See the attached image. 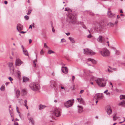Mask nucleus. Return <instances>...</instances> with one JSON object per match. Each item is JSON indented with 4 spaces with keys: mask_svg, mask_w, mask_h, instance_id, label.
I'll return each instance as SVG.
<instances>
[{
    "mask_svg": "<svg viewBox=\"0 0 125 125\" xmlns=\"http://www.w3.org/2000/svg\"><path fill=\"white\" fill-rule=\"evenodd\" d=\"M29 87L34 91H39L40 89L39 84L38 83L35 82L31 83L29 85Z\"/></svg>",
    "mask_w": 125,
    "mask_h": 125,
    "instance_id": "nucleus-1",
    "label": "nucleus"
},
{
    "mask_svg": "<svg viewBox=\"0 0 125 125\" xmlns=\"http://www.w3.org/2000/svg\"><path fill=\"white\" fill-rule=\"evenodd\" d=\"M95 81L97 84L100 87H104L106 85V81L103 78H98Z\"/></svg>",
    "mask_w": 125,
    "mask_h": 125,
    "instance_id": "nucleus-2",
    "label": "nucleus"
},
{
    "mask_svg": "<svg viewBox=\"0 0 125 125\" xmlns=\"http://www.w3.org/2000/svg\"><path fill=\"white\" fill-rule=\"evenodd\" d=\"M67 21L70 23H75L77 21L76 16L71 13L69 14L68 15Z\"/></svg>",
    "mask_w": 125,
    "mask_h": 125,
    "instance_id": "nucleus-3",
    "label": "nucleus"
},
{
    "mask_svg": "<svg viewBox=\"0 0 125 125\" xmlns=\"http://www.w3.org/2000/svg\"><path fill=\"white\" fill-rule=\"evenodd\" d=\"M99 53L101 55L104 57L108 56L110 54V53L109 51L105 48L102 49L101 51L99 52Z\"/></svg>",
    "mask_w": 125,
    "mask_h": 125,
    "instance_id": "nucleus-4",
    "label": "nucleus"
},
{
    "mask_svg": "<svg viewBox=\"0 0 125 125\" xmlns=\"http://www.w3.org/2000/svg\"><path fill=\"white\" fill-rule=\"evenodd\" d=\"M74 100H69L65 102L64 104L65 106L66 107L68 108L72 106L73 103V101Z\"/></svg>",
    "mask_w": 125,
    "mask_h": 125,
    "instance_id": "nucleus-5",
    "label": "nucleus"
},
{
    "mask_svg": "<svg viewBox=\"0 0 125 125\" xmlns=\"http://www.w3.org/2000/svg\"><path fill=\"white\" fill-rule=\"evenodd\" d=\"M84 53L86 54H90L93 55L95 54V52H94L92 50H89L88 49H84Z\"/></svg>",
    "mask_w": 125,
    "mask_h": 125,
    "instance_id": "nucleus-6",
    "label": "nucleus"
},
{
    "mask_svg": "<svg viewBox=\"0 0 125 125\" xmlns=\"http://www.w3.org/2000/svg\"><path fill=\"white\" fill-rule=\"evenodd\" d=\"M61 112L57 108H55L54 111L52 115H55L57 117H58L60 116Z\"/></svg>",
    "mask_w": 125,
    "mask_h": 125,
    "instance_id": "nucleus-7",
    "label": "nucleus"
},
{
    "mask_svg": "<svg viewBox=\"0 0 125 125\" xmlns=\"http://www.w3.org/2000/svg\"><path fill=\"white\" fill-rule=\"evenodd\" d=\"M103 96V94L102 93L96 94L94 96V98L96 99H100L102 98Z\"/></svg>",
    "mask_w": 125,
    "mask_h": 125,
    "instance_id": "nucleus-8",
    "label": "nucleus"
},
{
    "mask_svg": "<svg viewBox=\"0 0 125 125\" xmlns=\"http://www.w3.org/2000/svg\"><path fill=\"white\" fill-rule=\"evenodd\" d=\"M23 63L20 59H17L15 61V65L16 66H19Z\"/></svg>",
    "mask_w": 125,
    "mask_h": 125,
    "instance_id": "nucleus-9",
    "label": "nucleus"
},
{
    "mask_svg": "<svg viewBox=\"0 0 125 125\" xmlns=\"http://www.w3.org/2000/svg\"><path fill=\"white\" fill-rule=\"evenodd\" d=\"M61 70L62 72L66 74L68 73V69L67 67H62Z\"/></svg>",
    "mask_w": 125,
    "mask_h": 125,
    "instance_id": "nucleus-10",
    "label": "nucleus"
},
{
    "mask_svg": "<svg viewBox=\"0 0 125 125\" xmlns=\"http://www.w3.org/2000/svg\"><path fill=\"white\" fill-rule=\"evenodd\" d=\"M107 15L108 17L110 18H113L115 17V15L112 13L111 11H108L107 12Z\"/></svg>",
    "mask_w": 125,
    "mask_h": 125,
    "instance_id": "nucleus-11",
    "label": "nucleus"
},
{
    "mask_svg": "<svg viewBox=\"0 0 125 125\" xmlns=\"http://www.w3.org/2000/svg\"><path fill=\"white\" fill-rule=\"evenodd\" d=\"M23 29V26L21 24H17V29L18 31L22 30Z\"/></svg>",
    "mask_w": 125,
    "mask_h": 125,
    "instance_id": "nucleus-12",
    "label": "nucleus"
},
{
    "mask_svg": "<svg viewBox=\"0 0 125 125\" xmlns=\"http://www.w3.org/2000/svg\"><path fill=\"white\" fill-rule=\"evenodd\" d=\"M21 47L22 48L24 54L25 55L27 56H29V55L28 54V52L26 50H25L24 49V47L23 45H21Z\"/></svg>",
    "mask_w": 125,
    "mask_h": 125,
    "instance_id": "nucleus-13",
    "label": "nucleus"
},
{
    "mask_svg": "<svg viewBox=\"0 0 125 125\" xmlns=\"http://www.w3.org/2000/svg\"><path fill=\"white\" fill-rule=\"evenodd\" d=\"M118 105L119 106H121L123 107H125V99H124L121 102L119 103Z\"/></svg>",
    "mask_w": 125,
    "mask_h": 125,
    "instance_id": "nucleus-14",
    "label": "nucleus"
},
{
    "mask_svg": "<svg viewBox=\"0 0 125 125\" xmlns=\"http://www.w3.org/2000/svg\"><path fill=\"white\" fill-rule=\"evenodd\" d=\"M77 100H78V102L80 104H84V103L83 100L81 98H77Z\"/></svg>",
    "mask_w": 125,
    "mask_h": 125,
    "instance_id": "nucleus-15",
    "label": "nucleus"
},
{
    "mask_svg": "<svg viewBox=\"0 0 125 125\" xmlns=\"http://www.w3.org/2000/svg\"><path fill=\"white\" fill-rule=\"evenodd\" d=\"M50 86L52 88L55 87L56 84V82L54 81H52L50 82Z\"/></svg>",
    "mask_w": 125,
    "mask_h": 125,
    "instance_id": "nucleus-16",
    "label": "nucleus"
},
{
    "mask_svg": "<svg viewBox=\"0 0 125 125\" xmlns=\"http://www.w3.org/2000/svg\"><path fill=\"white\" fill-rule=\"evenodd\" d=\"M78 112L79 113H81L83 111V107L81 106L78 105Z\"/></svg>",
    "mask_w": 125,
    "mask_h": 125,
    "instance_id": "nucleus-17",
    "label": "nucleus"
},
{
    "mask_svg": "<svg viewBox=\"0 0 125 125\" xmlns=\"http://www.w3.org/2000/svg\"><path fill=\"white\" fill-rule=\"evenodd\" d=\"M35 53L36 54V59L34 61H33V64L34 65V67H35L36 66V64L35 63V62H36L37 61V50H36L35 52Z\"/></svg>",
    "mask_w": 125,
    "mask_h": 125,
    "instance_id": "nucleus-18",
    "label": "nucleus"
},
{
    "mask_svg": "<svg viewBox=\"0 0 125 125\" xmlns=\"http://www.w3.org/2000/svg\"><path fill=\"white\" fill-rule=\"evenodd\" d=\"M16 73L17 74L18 78L19 79H20L21 76V72L19 71H17L16 72Z\"/></svg>",
    "mask_w": 125,
    "mask_h": 125,
    "instance_id": "nucleus-19",
    "label": "nucleus"
},
{
    "mask_svg": "<svg viewBox=\"0 0 125 125\" xmlns=\"http://www.w3.org/2000/svg\"><path fill=\"white\" fill-rule=\"evenodd\" d=\"M29 120L30 121V122H31L33 125H34V120L31 117H28Z\"/></svg>",
    "mask_w": 125,
    "mask_h": 125,
    "instance_id": "nucleus-20",
    "label": "nucleus"
},
{
    "mask_svg": "<svg viewBox=\"0 0 125 125\" xmlns=\"http://www.w3.org/2000/svg\"><path fill=\"white\" fill-rule=\"evenodd\" d=\"M46 107V106L45 105L40 104L39 105V110H41Z\"/></svg>",
    "mask_w": 125,
    "mask_h": 125,
    "instance_id": "nucleus-21",
    "label": "nucleus"
},
{
    "mask_svg": "<svg viewBox=\"0 0 125 125\" xmlns=\"http://www.w3.org/2000/svg\"><path fill=\"white\" fill-rule=\"evenodd\" d=\"M107 112L109 115H110L112 113V110L110 108H109L107 109Z\"/></svg>",
    "mask_w": 125,
    "mask_h": 125,
    "instance_id": "nucleus-22",
    "label": "nucleus"
},
{
    "mask_svg": "<svg viewBox=\"0 0 125 125\" xmlns=\"http://www.w3.org/2000/svg\"><path fill=\"white\" fill-rule=\"evenodd\" d=\"M97 41L99 42L102 43V37L101 36H100L97 39Z\"/></svg>",
    "mask_w": 125,
    "mask_h": 125,
    "instance_id": "nucleus-23",
    "label": "nucleus"
},
{
    "mask_svg": "<svg viewBox=\"0 0 125 125\" xmlns=\"http://www.w3.org/2000/svg\"><path fill=\"white\" fill-rule=\"evenodd\" d=\"M20 94V92L19 90H16V96L18 98Z\"/></svg>",
    "mask_w": 125,
    "mask_h": 125,
    "instance_id": "nucleus-24",
    "label": "nucleus"
},
{
    "mask_svg": "<svg viewBox=\"0 0 125 125\" xmlns=\"http://www.w3.org/2000/svg\"><path fill=\"white\" fill-rule=\"evenodd\" d=\"M88 61H91L93 63H95L96 62L95 61L94 59H91V58H88Z\"/></svg>",
    "mask_w": 125,
    "mask_h": 125,
    "instance_id": "nucleus-25",
    "label": "nucleus"
},
{
    "mask_svg": "<svg viewBox=\"0 0 125 125\" xmlns=\"http://www.w3.org/2000/svg\"><path fill=\"white\" fill-rule=\"evenodd\" d=\"M21 93L22 94H23V95H25L27 93V92L26 90L23 89L22 90Z\"/></svg>",
    "mask_w": 125,
    "mask_h": 125,
    "instance_id": "nucleus-26",
    "label": "nucleus"
},
{
    "mask_svg": "<svg viewBox=\"0 0 125 125\" xmlns=\"http://www.w3.org/2000/svg\"><path fill=\"white\" fill-rule=\"evenodd\" d=\"M23 82H26L29 79L26 77H23Z\"/></svg>",
    "mask_w": 125,
    "mask_h": 125,
    "instance_id": "nucleus-27",
    "label": "nucleus"
},
{
    "mask_svg": "<svg viewBox=\"0 0 125 125\" xmlns=\"http://www.w3.org/2000/svg\"><path fill=\"white\" fill-rule=\"evenodd\" d=\"M89 73H90V71H88L87 72V71L85 70H84V74L86 75H90V74L89 73Z\"/></svg>",
    "mask_w": 125,
    "mask_h": 125,
    "instance_id": "nucleus-28",
    "label": "nucleus"
},
{
    "mask_svg": "<svg viewBox=\"0 0 125 125\" xmlns=\"http://www.w3.org/2000/svg\"><path fill=\"white\" fill-rule=\"evenodd\" d=\"M114 24L110 22L108 23L107 24V25L109 27H113L114 26Z\"/></svg>",
    "mask_w": 125,
    "mask_h": 125,
    "instance_id": "nucleus-29",
    "label": "nucleus"
},
{
    "mask_svg": "<svg viewBox=\"0 0 125 125\" xmlns=\"http://www.w3.org/2000/svg\"><path fill=\"white\" fill-rule=\"evenodd\" d=\"M8 65L10 69L11 68L13 67V63L12 62L9 63H8Z\"/></svg>",
    "mask_w": 125,
    "mask_h": 125,
    "instance_id": "nucleus-30",
    "label": "nucleus"
},
{
    "mask_svg": "<svg viewBox=\"0 0 125 125\" xmlns=\"http://www.w3.org/2000/svg\"><path fill=\"white\" fill-rule=\"evenodd\" d=\"M120 98L121 100L125 99V95H121L120 96Z\"/></svg>",
    "mask_w": 125,
    "mask_h": 125,
    "instance_id": "nucleus-31",
    "label": "nucleus"
},
{
    "mask_svg": "<svg viewBox=\"0 0 125 125\" xmlns=\"http://www.w3.org/2000/svg\"><path fill=\"white\" fill-rule=\"evenodd\" d=\"M5 85H2L0 88V90L2 91H4L5 90Z\"/></svg>",
    "mask_w": 125,
    "mask_h": 125,
    "instance_id": "nucleus-32",
    "label": "nucleus"
},
{
    "mask_svg": "<svg viewBox=\"0 0 125 125\" xmlns=\"http://www.w3.org/2000/svg\"><path fill=\"white\" fill-rule=\"evenodd\" d=\"M69 39L71 41L72 43H74L75 41L74 39L72 37H69Z\"/></svg>",
    "mask_w": 125,
    "mask_h": 125,
    "instance_id": "nucleus-33",
    "label": "nucleus"
},
{
    "mask_svg": "<svg viewBox=\"0 0 125 125\" xmlns=\"http://www.w3.org/2000/svg\"><path fill=\"white\" fill-rule=\"evenodd\" d=\"M115 116V114L114 115H113V118L114 121L116 120L118 118V117H116Z\"/></svg>",
    "mask_w": 125,
    "mask_h": 125,
    "instance_id": "nucleus-34",
    "label": "nucleus"
},
{
    "mask_svg": "<svg viewBox=\"0 0 125 125\" xmlns=\"http://www.w3.org/2000/svg\"><path fill=\"white\" fill-rule=\"evenodd\" d=\"M54 52L51 50H49L48 51V53L49 54H50L52 53H54Z\"/></svg>",
    "mask_w": 125,
    "mask_h": 125,
    "instance_id": "nucleus-35",
    "label": "nucleus"
},
{
    "mask_svg": "<svg viewBox=\"0 0 125 125\" xmlns=\"http://www.w3.org/2000/svg\"><path fill=\"white\" fill-rule=\"evenodd\" d=\"M88 31H89V33H90V34L89 35H88L87 36V38H91L92 37V36L90 34L91 33H90V30H88Z\"/></svg>",
    "mask_w": 125,
    "mask_h": 125,
    "instance_id": "nucleus-36",
    "label": "nucleus"
},
{
    "mask_svg": "<svg viewBox=\"0 0 125 125\" xmlns=\"http://www.w3.org/2000/svg\"><path fill=\"white\" fill-rule=\"evenodd\" d=\"M9 110L10 114V115H11V116H12L11 114H12L13 113V110L12 109H11V110H10V109H9Z\"/></svg>",
    "mask_w": 125,
    "mask_h": 125,
    "instance_id": "nucleus-37",
    "label": "nucleus"
},
{
    "mask_svg": "<svg viewBox=\"0 0 125 125\" xmlns=\"http://www.w3.org/2000/svg\"><path fill=\"white\" fill-rule=\"evenodd\" d=\"M29 17L27 15L25 16H24V18L27 20H28L29 19Z\"/></svg>",
    "mask_w": 125,
    "mask_h": 125,
    "instance_id": "nucleus-38",
    "label": "nucleus"
},
{
    "mask_svg": "<svg viewBox=\"0 0 125 125\" xmlns=\"http://www.w3.org/2000/svg\"><path fill=\"white\" fill-rule=\"evenodd\" d=\"M8 79L11 82V83H12V82L11 81L13 80V79L11 77H9L8 78Z\"/></svg>",
    "mask_w": 125,
    "mask_h": 125,
    "instance_id": "nucleus-39",
    "label": "nucleus"
},
{
    "mask_svg": "<svg viewBox=\"0 0 125 125\" xmlns=\"http://www.w3.org/2000/svg\"><path fill=\"white\" fill-rule=\"evenodd\" d=\"M52 32H54L55 30L54 29V28L52 25Z\"/></svg>",
    "mask_w": 125,
    "mask_h": 125,
    "instance_id": "nucleus-40",
    "label": "nucleus"
},
{
    "mask_svg": "<svg viewBox=\"0 0 125 125\" xmlns=\"http://www.w3.org/2000/svg\"><path fill=\"white\" fill-rule=\"evenodd\" d=\"M109 67L110 68V69L111 70H116V68H113L110 66H109Z\"/></svg>",
    "mask_w": 125,
    "mask_h": 125,
    "instance_id": "nucleus-41",
    "label": "nucleus"
},
{
    "mask_svg": "<svg viewBox=\"0 0 125 125\" xmlns=\"http://www.w3.org/2000/svg\"><path fill=\"white\" fill-rule=\"evenodd\" d=\"M44 46L45 48H48V47L47 46V45L46 43H44Z\"/></svg>",
    "mask_w": 125,
    "mask_h": 125,
    "instance_id": "nucleus-42",
    "label": "nucleus"
},
{
    "mask_svg": "<svg viewBox=\"0 0 125 125\" xmlns=\"http://www.w3.org/2000/svg\"><path fill=\"white\" fill-rule=\"evenodd\" d=\"M24 106L26 107L27 109H28V107L27 105V103L25 104Z\"/></svg>",
    "mask_w": 125,
    "mask_h": 125,
    "instance_id": "nucleus-43",
    "label": "nucleus"
},
{
    "mask_svg": "<svg viewBox=\"0 0 125 125\" xmlns=\"http://www.w3.org/2000/svg\"><path fill=\"white\" fill-rule=\"evenodd\" d=\"M65 40L63 39H62L61 40V42H65Z\"/></svg>",
    "mask_w": 125,
    "mask_h": 125,
    "instance_id": "nucleus-44",
    "label": "nucleus"
},
{
    "mask_svg": "<svg viewBox=\"0 0 125 125\" xmlns=\"http://www.w3.org/2000/svg\"><path fill=\"white\" fill-rule=\"evenodd\" d=\"M107 70L108 72L109 73L111 72H112V70H111L109 69L108 68L107 69Z\"/></svg>",
    "mask_w": 125,
    "mask_h": 125,
    "instance_id": "nucleus-45",
    "label": "nucleus"
},
{
    "mask_svg": "<svg viewBox=\"0 0 125 125\" xmlns=\"http://www.w3.org/2000/svg\"><path fill=\"white\" fill-rule=\"evenodd\" d=\"M16 110H17V112L18 113H20V112H19V111L18 107L17 106V107H16Z\"/></svg>",
    "mask_w": 125,
    "mask_h": 125,
    "instance_id": "nucleus-46",
    "label": "nucleus"
},
{
    "mask_svg": "<svg viewBox=\"0 0 125 125\" xmlns=\"http://www.w3.org/2000/svg\"><path fill=\"white\" fill-rule=\"evenodd\" d=\"M26 31H21L20 32V33H26Z\"/></svg>",
    "mask_w": 125,
    "mask_h": 125,
    "instance_id": "nucleus-47",
    "label": "nucleus"
},
{
    "mask_svg": "<svg viewBox=\"0 0 125 125\" xmlns=\"http://www.w3.org/2000/svg\"><path fill=\"white\" fill-rule=\"evenodd\" d=\"M83 28H85V29H86V28L85 25H83Z\"/></svg>",
    "mask_w": 125,
    "mask_h": 125,
    "instance_id": "nucleus-48",
    "label": "nucleus"
},
{
    "mask_svg": "<svg viewBox=\"0 0 125 125\" xmlns=\"http://www.w3.org/2000/svg\"><path fill=\"white\" fill-rule=\"evenodd\" d=\"M84 90H82L80 92V93L81 94H82L84 92Z\"/></svg>",
    "mask_w": 125,
    "mask_h": 125,
    "instance_id": "nucleus-49",
    "label": "nucleus"
},
{
    "mask_svg": "<svg viewBox=\"0 0 125 125\" xmlns=\"http://www.w3.org/2000/svg\"><path fill=\"white\" fill-rule=\"evenodd\" d=\"M4 3L5 4H7V3H8V2H7V1H4Z\"/></svg>",
    "mask_w": 125,
    "mask_h": 125,
    "instance_id": "nucleus-50",
    "label": "nucleus"
},
{
    "mask_svg": "<svg viewBox=\"0 0 125 125\" xmlns=\"http://www.w3.org/2000/svg\"><path fill=\"white\" fill-rule=\"evenodd\" d=\"M43 53V52L42 50L40 52V54H42Z\"/></svg>",
    "mask_w": 125,
    "mask_h": 125,
    "instance_id": "nucleus-51",
    "label": "nucleus"
},
{
    "mask_svg": "<svg viewBox=\"0 0 125 125\" xmlns=\"http://www.w3.org/2000/svg\"><path fill=\"white\" fill-rule=\"evenodd\" d=\"M31 13V12L30 11H29L27 13V15H29Z\"/></svg>",
    "mask_w": 125,
    "mask_h": 125,
    "instance_id": "nucleus-52",
    "label": "nucleus"
},
{
    "mask_svg": "<svg viewBox=\"0 0 125 125\" xmlns=\"http://www.w3.org/2000/svg\"><path fill=\"white\" fill-rule=\"evenodd\" d=\"M65 33L66 34V35H67V36H68L70 34V33H69V32H68V33Z\"/></svg>",
    "mask_w": 125,
    "mask_h": 125,
    "instance_id": "nucleus-53",
    "label": "nucleus"
},
{
    "mask_svg": "<svg viewBox=\"0 0 125 125\" xmlns=\"http://www.w3.org/2000/svg\"><path fill=\"white\" fill-rule=\"evenodd\" d=\"M31 42H32L31 40V39H29V43H31Z\"/></svg>",
    "mask_w": 125,
    "mask_h": 125,
    "instance_id": "nucleus-54",
    "label": "nucleus"
},
{
    "mask_svg": "<svg viewBox=\"0 0 125 125\" xmlns=\"http://www.w3.org/2000/svg\"><path fill=\"white\" fill-rule=\"evenodd\" d=\"M18 124L17 122H15L14 123V125H18Z\"/></svg>",
    "mask_w": 125,
    "mask_h": 125,
    "instance_id": "nucleus-55",
    "label": "nucleus"
},
{
    "mask_svg": "<svg viewBox=\"0 0 125 125\" xmlns=\"http://www.w3.org/2000/svg\"><path fill=\"white\" fill-rule=\"evenodd\" d=\"M10 83L9 82H6L5 83V84L6 85H8Z\"/></svg>",
    "mask_w": 125,
    "mask_h": 125,
    "instance_id": "nucleus-56",
    "label": "nucleus"
},
{
    "mask_svg": "<svg viewBox=\"0 0 125 125\" xmlns=\"http://www.w3.org/2000/svg\"><path fill=\"white\" fill-rule=\"evenodd\" d=\"M125 121V119H124L123 121L122 122H119V124H121V123H123V122H124Z\"/></svg>",
    "mask_w": 125,
    "mask_h": 125,
    "instance_id": "nucleus-57",
    "label": "nucleus"
},
{
    "mask_svg": "<svg viewBox=\"0 0 125 125\" xmlns=\"http://www.w3.org/2000/svg\"><path fill=\"white\" fill-rule=\"evenodd\" d=\"M61 88L62 89H64V90H65L64 88L62 86H61Z\"/></svg>",
    "mask_w": 125,
    "mask_h": 125,
    "instance_id": "nucleus-58",
    "label": "nucleus"
},
{
    "mask_svg": "<svg viewBox=\"0 0 125 125\" xmlns=\"http://www.w3.org/2000/svg\"><path fill=\"white\" fill-rule=\"evenodd\" d=\"M75 78V77L74 76H72V80L73 81V80H74Z\"/></svg>",
    "mask_w": 125,
    "mask_h": 125,
    "instance_id": "nucleus-59",
    "label": "nucleus"
},
{
    "mask_svg": "<svg viewBox=\"0 0 125 125\" xmlns=\"http://www.w3.org/2000/svg\"><path fill=\"white\" fill-rule=\"evenodd\" d=\"M108 90H107L104 92V93H106L108 92Z\"/></svg>",
    "mask_w": 125,
    "mask_h": 125,
    "instance_id": "nucleus-60",
    "label": "nucleus"
},
{
    "mask_svg": "<svg viewBox=\"0 0 125 125\" xmlns=\"http://www.w3.org/2000/svg\"><path fill=\"white\" fill-rule=\"evenodd\" d=\"M120 12L121 13H123V11L122 10H121L120 11Z\"/></svg>",
    "mask_w": 125,
    "mask_h": 125,
    "instance_id": "nucleus-61",
    "label": "nucleus"
},
{
    "mask_svg": "<svg viewBox=\"0 0 125 125\" xmlns=\"http://www.w3.org/2000/svg\"><path fill=\"white\" fill-rule=\"evenodd\" d=\"M118 23V21H115V24H117Z\"/></svg>",
    "mask_w": 125,
    "mask_h": 125,
    "instance_id": "nucleus-62",
    "label": "nucleus"
},
{
    "mask_svg": "<svg viewBox=\"0 0 125 125\" xmlns=\"http://www.w3.org/2000/svg\"><path fill=\"white\" fill-rule=\"evenodd\" d=\"M32 28V25H30V26H29V28H31V29Z\"/></svg>",
    "mask_w": 125,
    "mask_h": 125,
    "instance_id": "nucleus-63",
    "label": "nucleus"
},
{
    "mask_svg": "<svg viewBox=\"0 0 125 125\" xmlns=\"http://www.w3.org/2000/svg\"><path fill=\"white\" fill-rule=\"evenodd\" d=\"M27 100H24V103H25V104L27 103Z\"/></svg>",
    "mask_w": 125,
    "mask_h": 125,
    "instance_id": "nucleus-64",
    "label": "nucleus"
}]
</instances>
